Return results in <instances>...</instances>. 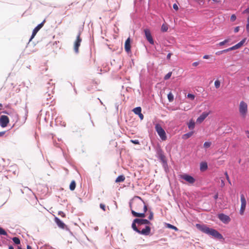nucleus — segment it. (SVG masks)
<instances>
[{
	"instance_id": "nucleus-38",
	"label": "nucleus",
	"mask_w": 249,
	"mask_h": 249,
	"mask_svg": "<svg viewBox=\"0 0 249 249\" xmlns=\"http://www.w3.org/2000/svg\"><path fill=\"white\" fill-rule=\"evenodd\" d=\"M227 51H226V49L225 50H223L222 51H218V52H217L215 54L216 55H220L221 54H222L223 53H227Z\"/></svg>"
},
{
	"instance_id": "nucleus-61",
	"label": "nucleus",
	"mask_w": 249,
	"mask_h": 249,
	"mask_svg": "<svg viewBox=\"0 0 249 249\" xmlns=\"http://www.w3.org/2000/svg\"><path fill=\"white\" fill-rule=\"evenodd\" d=\"M248 80L249 81V76L248 77Z\"/></svg>"
},
{
	"instance_id": "nucleus-40",
	"label": "nucleus",
	"mask_w": 249,
	"mask_h": 249,
	"mask_svg": "<svg viewBox=\"0 0 249 249\" xmlns=\"http://www.w3.org/2000/svg\"><path fill=\"white\" fill-rule=\"evenodd\" d=\"M130 142L135 144H140V142L138 140H131Z\"/></svg>"
},
{
	"instance_id": "nucleus-6",
	"label": "nucleus",
	"mask_w": 249,
	"mask_h": 249,
	"mask_svg": "<svg viewBox=\"0 0 249 249\" xmlns=\"http://www.w3.org/2000/svg\"><path fill=\"white\" fill-rule=\"evenodd\" d=\"M145 36L147 40L151 44H154V42L151 34L150 31L149 29L146 28L143 30Z\"/></svg>"
},
{
	"instance_id": "nucleus-56",
	"label": "nucleus",
	"mask_w": 249,
	"mask_h": 249,
	"mask_svg": "<svg viewBox=\"0 0 249 249\" xmlns=\"http://www.w3.org/2000/svg\"><path fill=\"white\" fill-rule=\"evenodd\" d=\"M27 249H32V247L30 246L27 245Z\"/></svg>"
},
{
	"instance_id": "nucleus-9",
	"label": "nucleus",
	"mask_w": 249,
	"mask_h": 249,
	"mask_svg": "<svg viewBox=\"0 0 249 249\" xmlns=\"http://www.w3.org/2000/svg\"><path fill=\"white\" fill-rule=\"evenodd\" d=\"M80 35L81 33H79L78 35L77 36L76 39L74 42V50L76 53L78 52L79 47L80 46V44L82 41V39L80 37Z\"/></svg>"
},
{
	"instance_id": "nucleus-43",
	"label": "nucleus",
	"mask_w": 249,
	"mask_h": 249,
	"mask_svg": "<svg viewBox=\"0 0 249 249\" xmlns=\"http://www.w3.org/2000/svg\"><path fill=\"white\" fill-rule=\"evenodd\" d=\"M100 208L104 211H106V206L104 204H100Z\"/></svg>"
},
{
	"instance_id": "nucleus-49",
	"label": "nucleus",
	"mask_w": 249,
	"mask_h": 249,
	"mask_svg": "<svg viewBox=\"0 0 249 249\" xmlns=\"http://www.w3.org/2000/svg\"><path fill=\"white\" fill-rule=\"evenodd\" d=\"M5 133V131H0V137L3 136L4 135Z\"/></svg>"
},
{
	"instance_id": "nucleus-58",
	"label": "nucleus",
	"mask_w": 249,
	"mask_h": 249,
	"mask_svg": "<svg viewBox=\"0 0 249 249\" xmlns=\"http://www.w3.org/2000/svg\"><path fill=\"white\" fill-rule=\"evenodd\" d=\"M9 249H14V248L12 246H10L9 247Z\"/></svg>"
},
{
	"instance_id": "nucleus-54",
	"label": "nucleus",
	"mask_w": 249,
	"mask_h": 249,
	"mask_svg": "<svg viewBox=\"0 0 249 249\" xmlns=\"http://www.w3.org/2000/svg\"><path fill=\"white\" fill-rule=\"evenodd\" d=\"M218 193H216L215 196H214V199H217V198H218Z\"/></svg>"
},
{
	"instance_id": "nucleus-45",
	"label": "nucleus",
	"mask_w": 249,
	"mask_h": 249,
	"mask_svg": "<svg viewBox=\"0 0 249 249\" xmlns=\"http://www.w3.org/2000/svg\"><path fill=\"white\" fill-rule=\"evenodd\" d=\"M58 214L61 215V216L64 217H65V214L62 211H60L58 212Z\"/></svg>"
},
{
	"instance_id": "nucleus-23",
	"label": "nucleus",
	"mask_w": 249,
	"mask_h": 249,
	"mask_svg": "<svg viewBox=\"0 0 249 249\" xmlns=\"http://www.w3.org/2000/svg\"><path fill=\"white\" fill-rule=\"evenodd\" d=\"M134 113L137 115H138L141 113L142 109L141 107H137L133 109Z\"/></svg>"
},
{
	"instance_id": "nucleus-53",
	"label": "nucleus",
	"mask_w": 249,
	"mask_h": 249,
	"mask_svg": "<svg viewBox=\"0 0 249 249\" xmlns=\"http://www.w3.org/2000/svg\"><path fill=\"white\" fill-rule=\"evenodd\" d=\"M245 133L246 134V135L247 137L249 139V131H246Z\"/></svg>"
},
{
	"instance_id": "nucleus-55",
	"label": "nucleus",
	"mask_w": 249,
	"mask_h": 249,
	"mask_svg": "<svg viewBox=\"0 0 249 249\" xmlns=\"http://www.w3.org/2000/svg\"><path fill=\"white\" fill-rule=\"evenodd\" d=\"M225 175H226V178H227L228 180H229V176H228V175L227 173H225Z\"/></svg>"
},
{
	"instance_id": "nucleus-17",
	"label": "nucleus",
	"mask_w": 249,
	"mask_h": 249,
	"mask_svg": "<svg viewBox=\"0 0 249 249\" xmlns=\"http://www.w3.org/2000/svg\"><path fill=\"white\" fill-rule=\"evenodd\" d=\"M54 221L59 228L64 229L66 227V225L58 217H55L54 218Z\"/></svg>"
},
{
	"instance_id": "nucleus-48",
	"label": "nucleus",
	"mask_w": 249,
	"mask_h": 249,
	"mask_svg": "<svg viewBox=\"0 0 249 249\" xmlns=\"http://www.w3.org/2000/svg\"><path fill=\"white\" fill-rule=\"evenodd\" d=\"M243 14L249 13V7L243 12Z\"/></svg>"
},
{
	"instance_id": "nucleus-1",
	"label": "nucleus",
	"mask_w": 249,
	"mask_h": 249,
	"mask_svg": "<svg viewBox=\"0 0 249 249\" xmlns=\"http://www.w3.org/2000/svg\"><path fill=\"white\" fill-rule=\"evenodd\" d=\"M139 200H133L130 204L131 213L135 217L143 218L147 210V206L140 197H138Z\"/></svg>"
},
{
	"instance_id": "nucleus-50",
	"label": "nucleus",
	"mask_w": 249,
	"mask_h": 249,
	"mask_svg": "<svg viewBox=\"0 0 249 249\" xmlns=\"http://www.w3.org/2000/svg\"><path fill=\"white\" fill-rule=\"evenodd\" d=\"M198 64H199V63H198V62H194V63H193V66H195V67H196V66H197L198 65Z\"/></svg>"
},
{
	"instance_id": "nucleus-44",
	"label": "nucleus",
	"mask_w": 249,
	"mask_h": 249,
	"mask_svg": "<svg viewBox=\"0 0 249 249\" xmlns=\"http://www.w3.org/2000/svg\"><path fill=\"white\" fill-rule=\"evenodd\" d=\"M173 8L176 10V11L178 10V7L177 4L175 3L173 5Z\"/></svg>"
},
{
	"instance_id": "nucleus-37",
	"label": "nucleus",
	"mask_w": 249,
	"mask_h": 249,
	"mask_svg": "<svg viewBox=\"0 0 249 249\" xmlns=\"http://www.w3.org/2000/svg\"><path fill=\"white\" fill-rule=\"evenodd\" d=\"M0 235H7V232L2 228H0Z\"/></svg>"
},
{
	"instance_id": "nucleus-34",
	"label": "nucleus",
	"mask_w": 249,
	"mask_h": 249,
	"mask_svg": "<svg viewBox=\"0 0 249 249\" xmlns=\"http://www.w3.org/2000/svg\"><path fill=\"white\" fill-rule=\"evenodd\" d=\"M167 227L168 228H170V229L174 230L175 231H178V229L176 227H175V226H173L172 225H171L170 224H168L167 225Z\"/></svg>"
},
{
	"instance_id": "nucleus-57",
	"label": "nucleus",
	"mask_w": 249,
	"mask_h": 249,
	"mask_svg": "<svg viewBox=\"0 0 249 249\" xmlns=\"http://www.w3.org/2000/svg\"><path fill=\"white\" fill-rule=\"evenodd\" d=\"M4 113H5V114H8L9 115H10V113L8 112L7 111H4Z\"/></svg>"
},
{
	"instance_id": "nucleus-3",
	"label": "nucleus",
	"mask_w": 249,
	"mask_h": 249,
	"mask_svg": "<svg viewBox=\"0 0 249 249\" xmlns=\"http://www.w3.org/2000/svg\"><path fill=\"white\" fill-rule=\"evenodd\" d=\"M239 113L242 119H245L248 113V106L247 104L242 101L239 105Z\"/></svg>"
},
{
	"instance_id": "nucleus-13",
	"label": "nucleus",
	"mask_w": 249,
	"mask_h": 249,
	"mask_svg": "<svg viewBox=\"0 0 249 249\" xmlns=\"http://www.w3.org/2000/svg\"><path fill=\"white\" fill-rule=\"evenodd\" d=\"M45 20H44L41 23L38 24L33 31L32 35L30 40L32 39L36 35L38 31L43 26Z\"/></svg>"
},
{
	"instance_id": "nucleus-16",
	"label": "nucleus",
	"mask_w": 249,
	"mask_h": 249,
	"mask_svg": "<svg viewBox=\"0 0 249 249\" xmlns=\"http://www.w3.org/2000/svg\"><path fill=\"white\" fill-rule=\"evenodd\" d=\"M124 49L127 53L131 51L130 38L129 37L125 41L124 44Z\"/></svg>"
},
{
	"instance_id": "nucleus-10",
	"label": "nucleus",
	"mask_w": 249,
	"mask_h": 249,
	"mask_svg": "<svg viewBox=\"0 0 249 249\" xmlns=\"http://www.w3.org/2000/svg\"><path fill=\"white\" fill-rule=\"evenodd\" d=\"M246 40V38H244L237 44L235 45L234 46H233L227 49H226L227 52H229L231 51L236 50V49L240 48L243 45V44L245 43Z\"/></svg>"
},
{
	"instance_id": "nucleus-21",
	"label": "nucleus",
	"mask_w": 249,
	"mask_h": 249,
	"mask_svg": "<svg viewBox=\"0 0 249 249\" xmlns=\"http://www.w3.org/2000/svg\"><path fill=\"white\" fill-rule=\"evenodd\" d=\"M188 126L189 129L193 130L195 128V123L193 121L191 120L188 123Z\"/></svg>"
},
{
	"instance_id": "nucleus-28",
	"label": "nucleus",
	"mask_w": 249,
	"mask_h": 249,
	"mask_svg": "<svg viewBox=\"0 0 249 249\" xmlns=\"http://www.w3.org/2000/svg\"><path fill=\"white\" fill-rule=\"evenodd\" d=\"M207 167H208L207 164L205 162L202 163L200 165V169L202 170H204L207 169Z\"/></svg>"
},
{
	"instance_id": "nucleus-60",
	"label": "nucleus",
	"mask_w": 249,
	"mask_h": 249,
	"mask_svg": "<svg viewBox=\"0 0 249 249\" xmlns=\"http://www.w3.org/2000/svg\"><path fill=\"white\" fill-rule=\"evenodd\" d=\"M0 107H2V104L0 103Z\"/></svg>"
},
{
	"instance_id": "nucleus-47",
	"label": "nucleus",
	"mask_w": 249,
	"mask_h": 249,
	"mask_svg": "<svg viewBox=\"0 0 249 249\" xmlns=\"http://www.w3.org/2000/svg\"><path fill=\"white\" fill-rule=\"evenodd\" d=\"M239 26H237V27H236L235 28H234V32L235 33H237L239 32Z\"/></svg>"
},
{
	"instance_id": "nucleus-42",
	"label": "nucleus",
	"mask_w": 249,
	"mask_h": 249,
	"mask_svg": "<svg viewBox=\"0 0 249 249\" xmlns=\"http://www.w3.org/2000/svg\"><path fill=\"white\" fill-rule=\"evenodd\" d=\"M153 216H154L153 213L152 212L150 211V214L148 218L149 220H152L153 219Z\"/></svg>"
},
{
	"instance_id": "nucleus-51",
	"label": "nucleus",
	"mask_w": 249,
	"mask_h": 249,
	"mask_svg": "<svg viewBox=\"0 0 249 249\" xmlns=\"http://www.w3.org/2000/svg\"><path fill=\"white\" fill-rule=\"evenodd\" d=\"M172 54L171 53H169L167 55V58L168 59H170V57H171V56Z\"/></svg>"
},
{
	"instance_id": "nucleus-25",
	"label": "nucleus",
	"mask_w": 249,
	"mask_h": 249,
	"mask_svg": "<svg viewBox=\"0 0 249 249\" xmlns=\"http://www.w3.org/2000/svg\"><path fill=\"white\" fill-rule=\"evenodd\" d=\"M136 224H137V222H134V220L133 221V223H132V229L135 231H136V232H137L138 233H139L140 232V229H139L137 226H136Z\"/></svg>"
},
{
	"instance_id": "nucleus-32",
	"label": "nucleus",
	"mask_w": 249,
	"mask_h": 249,
	"mask_svg": "<svg viewBox=\"0 0 249 249\" xmlns=\"http://www.w3.org/2000/svg\"><path fill=\"white\" fill-rule=\"evenodd\" d=\"M211 142H205L204 144H203V146L205 148H209L210 147V146L211 145Z\"/></svg>"
},
{
	"instance_id": "nucleus-2",
	"label": "nucleus",
	"mask_w": 249,
	"mask_h": 249,
	"mask_svg": "<svg viewBox=\"0 0 249 249\" xmlns=\"http://www.w3.org/2000/svg\"><path fill=\"white\" fill-rule=\"evenodd\" d=\"M196 228L202 232L212 236L214 238L221 239L223 238L222 235L216 230L210 228L206 225H202L200 224H196Z\"/></svg>"
},
{
	"instance_id": "nucleus-35",
	"label": "nucleus",
	"mask_w": 249,
	"mask_h": 249,
	"mask_svg": "<svg viewBox=\"0 0 249 249\" xmlns=\"http://www.w3.org/2000/svg\"><path fill=\"white\" fill-rule=\"evenodd\" d=\"M13 117L14 118V120L17 122L18 120V115L17 114V113L15 112H13Z\"/></svg>"
},
{
	"instance_id": "nucleus-33",
	"label": "nucleus",
	"mask_w": 249,
	"mask_h": 249,
	"mask_svg": "<svg viewBox=\"0 0 249 249\" xmlns=\"http://www.w3.org/2000/svg\"><path fill=\"white\" fill-rule=\"evenodd\" d=\"M172 72H168L166 75H165V76H164V79L166 80L168 79H169L171 75H172Z\"/></svg>"
},
{
	"instance_id": "nucleus-36",
	"label": "nucleus",
	"mask_w": 249,
	"mask_h": 249,
	"mask_svg": "<svg viewBox=\"0 0 249 249\" xmlns=\"http://www.w3.org/2000/svg\"><path fill=\"white\" fill-rule=\"evenodd\" d=\"M187 97L188 98H189L192 100H194L195 98V96L194 94L189 93L187 94Z\"/></svg>"
},
{
	"instance_id": "nucleus-5",
	"label": "nucleus",
	"mask_w": 249,
	"mask_h": 249,
	"mask_svg": "<svg viewBox=\"0 0 249 249\" xmlns=\"http://www.w3.org/2000/svg\"><path fill=\"white\" fill-rule=\"evenodd\" d=\"M240 200H241V208L240 209V214L241 215H243L246 207L247 204V202L246 198L243 194H242L240 196Z\"/></svg>"
},
{
	"instance_id": "nucleus-31",
	"label": "nucleus",
	"mask_w": 249,
	"mask_h": 249,
	"mask_svg": "<svg viewBox=\"0 0 249 249\" xmlns=\"http://www.w3.org/2000/svg\"><path fill=\"white\" fill-rule=\"evenodd\" d=\"M168 99L170 102H172L174 100V96L172 93L170 92L168 94Z\"/></svg>"
},
{
	"instance_id": "nucleus-19",
	"label": "nucleus",
	"mask_w": 249,
	"mask_h": 249,
	"mask_svg": "<svg viewBox=\"0 0 249 249\" xmlns=\"http://www.w3.org/2000/svg\"><path fill=\"white\" fill-rule=\"evenodd\" d=\"M48 69V67L46 63L41 64L39 67V71L41 74H43Z\"/></svg>"
},
{
	"instance_id": "nucleus-8",
	"label": "nucleus",
	"mask_w": 249,
	"mask_h": 249,
	"mask_svg": "<svg viewBox=\"0 0 249 249\" xmlns=\"http://www.w3.org/2000/svg\"><path fill=\"white\" fill-rule=\"evenodd\" d=\"M9 122L8 117L6 115H1L0 117V125L2 127H5Z\"/></svg>"
},
{
	"instance_id": "nucleus-24",
	"label": "nucleus",
	"mask_w": 249,
	"mask_h": 249,
	"mask_svg": "<svg viewBox=\"0 0 249 249\" xmlns=\"http://www.w3.org/2000/svg\"><path fill=\"white\" fill-rule=\"evenodd\" d=\"M76 187V182L74 180H72L70 185V189L71 191H73Z\"/></svg>"
},
{
	"instance_id": "nucleus-12",
	"label": "nucleus",
	"mask_w": 249,
	"mask_h": 249,
	"mask_svg": "<svg viewBox=\"0 0 249 249\" xmlns=\"http://www.w3.org/2000/svg\"><path fill=\"white\" fill-rule=\"evenodd\" d=\"M134 222H137V224H138V226H141L142 225H151V222L148 220L147 219H135Z\"/></svg>"
},
{
	"instance_id": "nucleus-41",
	"label": "nucleus",
	"mask_w": 249,
	"mask_h": 249,
	"mask_svg": "<svg viewBox=\"0 0 249 249\" xmlns=\"http://www.w3.org/2000/svg\"><path fill=\"white\" fill-rule=\"evenodd\" d=\"M236 17L235 15L233 14L231 16L230 19L231 21H234L236 20Z\"/></svg>"
},
{
	"instance_id": "nucleus-4",
	"label": "nucleus",
	"mask_w": 249,
	"mask_h": 249,
	"mask_svg": "<svg viewBox=\"0 0 249 249\" xmlns=\"http://www.w3.org/2000/svg\"><path fill=\"white\" fill-rule=\"evenodd\" d=\"M155 129L162 141H165L167 139L166 133L160 124H156Z\"/></svg>"
},
{
	"instance_id": "nucleus-26",
	"label": "nucleus",
	"mask_w": 249,
	"mask_h": 249,
	"mask_svg": "<svg viewBox=\"0 0 249 249\" xmlns=\"http://www.w3.org/2000/svg\"><path fill=\"white\" fill-rule=\"evenodd\" d=\"M168 29V25L166 23H164L162 25L161 27V31L163 32H167Z\"/></svg>"
},
{
	"instance_id": "nucleus-30",
	"label": "nucleus",
	"mask_w": 249,
	"mask_h": 249,
	"mask_svg": "<svg viewBox=\"0 0 249 249\" xmlns=\"http://www.w3.org/2000/svg\"><path fill=\"white\" fill-rule=\"evenodd\" d=\"M220 84H221V83L219 80H217L215 81L214 86H215V88L218 89L220 86Z\"/></svg>"
},
{
	"instance_id": "nucleus-59",
	"label": "nucleus",
	"mask_w": 249,
	"mask_h": 249,
	"mask_svg": "<svg viewBox=\"0 0 249 249\" xmlns=\"http://www.w3.org/2000/svg\"><path fill=\"white\" fill-rule=\"evenodd\" d=\"M18 249H22V248L20 247H18Z\"/></svg>"
},
{
	"instance_id": "nucleus-39",
	"label": "nucleus",
	"mask_w": 249,
	"mask_h": 249,
	"mask_svg": "<svg viewBox=\"0 0 249 249\" xmlns=\"http://www.w3.org/2000/svg\"><path fill=\"white\" fill-rule=\"evenodd\" d=\"M246 30L248 33H249V16L247 18V24L246 25Z\"/></svg>"
},
{
	"instance_id": "nucleus-11",
	"label": "nucleus",
	"mask_w": 249,
	"mask_h": 249,
	"mask_svg": "<svg viewBox=\"0 0 249 249\" xmlns=\"http://www.w3.org/2000/svg\"><path fill=\"white\" fill-rule=\"evenodd\" d=\"M218 218L224 223L228 224L231 221L230 217L223 213H220L218 215Z\"/></svg>"
},
{
	"instance_id": "nucleus-20",
	"label": "nucleus",
	"mask_w": 249,
	"mask_h": 249,
	"mask_svg": "<svg viewBox=\"0 0 249 249\" xmlns=\"http://www.w3.org/2000/svg\"><path fill=\"white\" fill-rule=\"evenodd\" d=\"M124 180H125L124 176L123 175H120L116 178V179L115 180V182H123Z\"/></svg>"
},
{
	"instance_id": "nucleus-18",
	"label": "nucleus",
	"mask_w": 249,
	"mask_h": 249,
	"mask_svg": "<svg viewBox=\"0 0 249 249\" xmlns=\"http://www.w3.org/2000/svg\"><path fill=\"white\" fill-rule=\"evenodd\" d=\"M157 154L159 158L162 161H164L165 160V156H164V152L160 148H159L157 150Z\"/></svg>"
},
{
	"instance_id": "nucleus-52",
	"label": "nucleus",
	"mask_w": 249,
	"mask_h": 249,
	"mask_svg": "<svg viewBox=\"0 0 249 249\" xmlns=\"http://www.w3.org/2000/svg\"><path fill=\"white\" fill-rule=\"evenodd\" d=\"M210 58V56L208 55H205L203 56V58L204 59H208Z\"/></svg>"
},
{
	"instance_id": "nucleus-27",
	"label": "nucleus",
	"mask_w": 249,
	"mask_h": 249,
	"mask_svg": "<svg viewBox=\"0 0 249 249\" xmlns=\"http://www.w3.org/2000/svg\"><path fill=\"white\" fill-rule=\"evenodd\" d=\"M231 41V39L228 38L225 40H224V41H221L220 42H219L218 45L219 46H222L224 45H225L226 43H228V42H229L230 41Z\"/></svg>"
},
{
	"instance_id": "nucleus-29",
	"label": "nucleus",
	"mask_w": 249,
	"mask_h": 249,
	"mask_svg": "<svg viewBox=\"0 0 249 249\" xmlns=\"http://www.w3.org/2000/svg\"><path fill=\"white\" fill-rule=\"evenodd\" d=\"M12 240L16 244L18 245L20 243V240L18 237H14L13 238Z\"/></svg>"
},
{
	"instance_id": "nucleus-7",
	"label": "nucleus",
	"mask_w": 249,
	"mask_h": 249,
	"mask_svg": "<svg viewBox=\"0 0 249 249\" xmlns=\"http://www.w3.org/2000/svg\"><path fill=\"white\" fill-rule=\"evenodd\" d=\"M180 178L190 184H193L196 181L193 177L186 174L180 175Z\"/></svg>"
},
{
	"instance_id": "nucleus-46",
	"label": "nucleus",
	"mask_w": 249,
	"mask_h": 249,
	"mask_svg": "<svg viewBox=\"0 0 249 249\" xmlns=\"http://www.w3.org/2000/svg\"><path fill=\"white\" fill-rule=\"evenodd\" d=\"M138 115L139 116V117H140V119L141 120L143 119L144 116H143V114L142 113H141L140 114H138Z\"/></svg>"
},
{
	"instance_id": "nucleus-15",
	"label": "nucleus",
	"mask_w": 249,
	"mask_h": 249,
	"mask_svg": "<svg viewBox=\"0 0 249 249\" xmlns=\"http://www.w3.org/2000/svg\"><path fill=\"white\" fill-rule=\"evenodd\" d=\"M209 112H203L202 114L197 119L196 122L199 124L201 123L205 120V119L209 115Z\"/></svg>"
},
{
	"instance_id": "nucleus-22",
	"label": "nucleus",
	"mask_w": 249,
	"mask_h": 249,
	"mask_svg": "<svg viewBox=\"0 0 249 249\" xmlns=\"http://www.w3.org/2000/svg\"><path fill=\"white\" fill-rule=\"evenodd\" d=\"M193 133H194V132L193 131L186 133V134L183 135L182 138L183 139H187L189 138H190V137H191L193 135Z\"/></svg>"
},
{
	"instance_id": "nucleus-14",
	"label": "nucleus",
	"mask_w": 249,
	"mask_h": 249,
	"mask_svg": "<svg viewBox=\"0 0 249 249\" xmlns=\"http://www.w3.org/2000/svg\"><path fill=\"white\" fill-rule=\"evenodd\" d=\"M150 231L151 228L149 226H146L144 228L140 231L139 233L144 235H148L150 233Z\"/></svg>"
}]
</instances>
